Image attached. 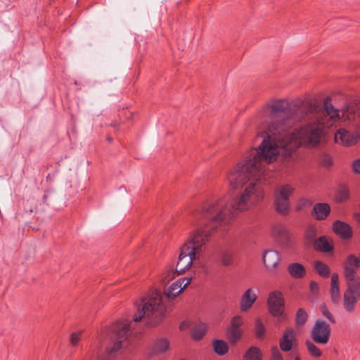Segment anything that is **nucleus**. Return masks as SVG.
<instances>
[{
  "mask_svg": "<svg viewBox=\"0 0 360 360\" xmlns=\"http://www.w3.org/2000/svg\"><path fill=\"white\" fill-rule=\"evenodd\" d=\"M306 106L309 113L316 115L317 122L299 129H292V122L287 119L288 102L278 100L269 105L267 113L271 124L266 131L257 136L260 143L248 152L245 163H238L226 175L229 187L241 191L238 208L246 209L250 204L262 200L260 184L266 179V167L275 162L280 154L290 155L302 145L315 146L320 143L325 127H336L342 122L354 119L351 108L342 109L340 115L329 98H326L321 105L311 101L307 102Z\"/></svg>",
  "mask_w": 360,
  "mask_h": 360,
  "instance_id": "nucleus-1",
  "label": "nucleus"
},
{
  "mask_svg": "<svg viewBox=\"0 0 360 360\" xmlns=\"http://www.w3.org/2000/svg\"><path fill=\"white\" fill-rule=\"evenodd\" d=\"M108 140H109V141H111L112 139L111 138H108Z\"/></svg>",
  "mask_w": 360,
  "mask_h": 360,
  "instance_id": "nucleus-44",
  "label": "nucleus"
},
{
  "mask_svg": "<svg viewBox=\"0 0 360 360\" xmlns=\"http://www.w3.org/2000/svg\"><path fill=\"white\" fill-rule=\"evenodd\" d=\"M275 206L277 212L281 214H286L289 210V200L276 196Z\"/></svg>",
  "mask_w": 360,
  "mask_h": 360,
  "instance_id": "nucleus-19",
  "label": "nucleus"
},
{
  "mask_svg": "<svg viewBox=\"0 0 360 360\" xmlns=\"http://www.w3.org/2000/svg\"><path fill=\"white\" fill-rule=\"evenodd\" d=\"M293 191L294 188L292 186L289 184H285L279 188L276 196L289 200V197L292 193Z\"/></svg>",
  "mask_w": 360,
  "mask_h": 360,
  "instance_id": "nucleus-27",
  "label": "nucleus"
},
{
  "mask_svg": "<svg viewBox=\"0 0 360 360\" xmlns=\"http://www.w3.org/2000/svg\"><path fill=\"white\" fill-rule=\"evenodd\" d=\"M240 195L233 202L228 198L221 197L207 200L193 214V231L180 249L176 271L179 274H184L198 259L206 248V244L213 232L219 227L228 225L234 217V212H243L249 210L255 204H250L246 209L237 207Z\"/></svg>",
  "mask_w": 360,
  "mask_h": 360,
  "instance_id": "nucleus-2",
  "label": "nucleus"
},
{
  "mask_svg": "<svg viewBox=\"0 0 360 360\" xmlns=\"http://www.w3.org/2000/svg\"><path fill=\"white\" fill-rule=\"evenodd\" d=\"M295 360H300V359L298 356H297Z\"/></svg>",
  "mask_w": 360,
  "mask_h": 360,
  "instance_id": "nucleus-43",
  "label": "nucleus"
},
{
  "mask_svg": "<svg viewBox=\"0 0 360 360\" xmlns=\"http://www.w3.org/2000/svg\"><path fill=\"white\" fill-rule=\"evenodd\" d=\"M352 171L357 174L360 175V158L353 161L352 165Z\"/></svg>",
  "mask_w": 360,
  "mask_h": 360,
  "instance_id": "nucleus-37",
  "label": "nucleus"
},
{
  "mask_svg": "<svg viewBox=\"0 0 360 360\" xmlns=\"http://www.w3.org/2000/svg\"><path fill=\"white\" fill-rule=\"evenodd\" d=\"M297 345V333L292 328H288L279 340V346L283 352H288Z\"/></svg>",
  "mask_w": 360,
  "mask_h": 360,
  "instance_id": "nucleus-10",
  "label": "nucleus"
},
{
  "mask_svg": "<svg viewBox=\"0 0 360 360\" xmlns=\"http://www.w3.org/2000/svg\"><path fill=\"white\" fill-rule=\"evenodd\" d=\"M360 266V257H356L353 255H350L347 257L346 261L344 263V271L343 274L346 278V274L347 271L352 272L354 277L356 278H360L356 273L355 269H358Z\"/></svg>",
  "mask_w": 360,
  "mask_h": 360,
  "instance_id": "nucleus-15",
  "label": "nucleus"
},
{
  "mask_svg": "<svg viewBox=\"0 0 360 360\" xmlns=\"http://www.w3.org/2000/svg\"><path fill=\"white\" fill-rule=\"evenodd\" d=\"M357 141L360 140V126L355 130Z\"/></svg>",
  "mask_w": 360,
  "mask_h": 360,
  "instance_id": "nucleus-42",
  "label": "nucleus"
},
{
  "mask_svg": "<svg viewBox=\"0 0 360 360\" xmlns=\"http://www.w3.org/2000/svg\"><path fill=\"white\" fill-rule=\"evenodd\" d=\"M349 196V188L345 185H341L337 192V200L339 202H343L347 200Z\"/></svg>",
  "mask_w": 360,
  "mask_h": 360,
  "instance_id": "nucleus-28",
  "label": "nucleus"
},
{
  "mask_svg": "<svg viewBox=\"0 0 360 360\" xmlns=\"http://www.w3.org/2000/svg\"><path fill=\"white\" fill-rule=\"evenodd\" d=\"M243 324L241 316L236 315L231 320L230 326L227 329V337L231 345H235L242 337L243 330L240 327Z\"/></svg>",
  "mask_w": 360,
  "mask_h": 360,
  "instance_id": "nucleus-7",
  "label": "nucleus"
},
{
  "mask_svg": "<svg viewBox=\"0 0 360 360\" xmlns=\"http://www.w3.org/2000/svg\"><path fill=\"white\" fill-rule=\"evenodd\" d=\"M330 207L328 203L319 202L314 205L311 214L316 220H323L329 215Z\"/></svg>",
  "mask_w": 360,
  "mask_h": 360,
  "instance_id": "nucleus-14",
  "label": "nucleus"
},
{
  "mask_svg": "<svg viewBox=\"0 0 360 360\" xmlns=\"http://www.w3.org/2000/svg\"><path fill=\"white\" fill-rule=\"evenodd\" d=\"M213 349L219 356H223L226 354L229 351V345L228 344L221 340H216L213 341L212 343Z\"/></svg>",
  "mask_w": 360,
  "mask_h": 360,
  "instance_id": "nucleus-21",
  "label": "nucleus"
},
{
  "mask_svg": "<svg viewBox=\"0 0 360 360\" xmlns=\"http://www.w3.org/2000/svg\"><path fill=\"white\" fill-rule=\"evenodd\" d=\"M333 229V231L342 239L348 240L352 236V230L351 226L348 224L340 220L334 221Z\"/></svg>",
  "mask_w": 360,
  "mask_h": 360,
  "instance_id": "nucleus-13",
  "label": "nucleus"
},
{
  "mask_svg": "<svg viewBox=\"0 0 360 360\" xmlns=\"http://www.w3.org/2000/svg\"><path fill=\"white\" fill-rule=\"evenodd\" d=\"M321 312L324 316H326L327 319H328L332 323L335 322V320L333 319V316L330 313V311L326 309V307H321Z\"/></svg>",
  "mask_w": 360,
  "mask_h": 360,
  "instance_id": "nucleus-38",
  "label": "nucleus"
},
{
  "mask_svg": "<svg viewBox=\"0 0 360 360\" xmlns=\"http://www.w3.org/2000/svg\"><path fill=\"white\" fill-rule=\"evenodd\" d=\"M312 340L320 345H326L330 337V326L323 320H317L311 329Z\"/></svg>",
  "mask_w": 360,
  "mask_h": 360,
  "instance_id": "nucleus-5",
  "label": "nucleus"
},
{
  "mask_svg": "<svg viewBox=\"0 0 360 360\" xmlns=\"http://www.w3.org/2000/svg\"><path fill=\"white\" fill-rule=\"evenodd\" d=\"M257 296L252 288L248 289L242 295L240 301V309L242 312L248 311L256 302Z\"/></svg>",
  "mask_w": 360,
  "mask_h": 360,
  "instance_id": "nucleus-12",
  "label": "nucleus"
},
{
  "mask_svg": "<svg viewBox=\"0 0 360 360\" xmlns=\"http://www.w3.org/2000/svg\"><path fill=\"white\" fill-rule=\"evenodd\" d=\"M271 356L274 360H283L282 354L276 347H272Z\"/></svg>",
  "mask_w": 360,
  "mask_h": 360,
  "instance_id": "nucleus-35",
  "label": "nucleus"
},
{
  "mask_svg": "<svg viewBox=\"0 0 360 360\" xmlns=\"http://www.w3.org/2000/svg\"><path fill=\"white\" fill-rule=\"evenodd\" d=\"M307 319V314L303 309H299L296 314V323L297 326H302Z\"/></svg>",
  "mask_w": 360,
  "mask_h": 360,
  "instance_id": "nucleus-31",
  "label": "nucleus"
},
{
  "mask_svg": "<svg viewBox=\"0 0 360 360\" xmlns=\"http://www.w3.org/2000/svg\"><path fill=\"white\" fill-rule=\"evenodd\" d=\"M318 288H319V285H318L317 283H316L314 281H311L310 283V290L312 292H316L318 290Z\"/></svg>",
  "mask_w": 360,
  "mask_h": 360,
  "instance_id": "nucleus-40",
  "label": "nucleus"
},
{
  "mask_svg": "<svg viewBox=\"0 0 360 360\" xmlns=\"http://www.w3.org/2000/svg\"><path fill=\"white\" fill-rule=\"evenodd\" d=\"M274 234L278 238V242L283 247L288 245L289 234L283 227H278L275 230Z\"/></svg>",
  "mask_w": 360,
  "mask_h": 360,
  "instance_id": "nucleus-23",
  "label": "nucleus"
},
{
  "mask_svg": "<svg viewBox=\"0 0 360 360\" xmlns=\"http://www.w3.org/2000/svg\"><path fill=\"white\" fill-rule=\"evenodd\" d=\"M321 165L326 168H329L333 165V161L332 158L328 154H323L320 159Z\"/></svg>",
  "mask_w": 360,
  "mask_h": 360,
  "instance_id": "nucleus-32",
  "label": "nucleus"
},
{
  "mask_svg": "<svg viewBox=\"0 0 360 360\" xmlns=\"http://www.w3.org/2000/svg\"><path fill=\"white\" fill-rule=\"evenodd\" d=\"M330 294L333 302L338 303L340 300L339 285H330Z\"/></svg>",
  "mask_w": 360,
  "mask_h": 360,
  "instance_id": "nucleus-29",
  "label": "nucleus"
},
{
  "mask_svg": "<svg viewBox=\"0 0 360 360\" xmlns=\"http://www.w3.org/2000/svg\"><path fill=\"white\" fill-rule=\"evenodd\" d=\"M220 259L224 266H231L235 262V253L231 250H224L220 254Z\"/></svg>",
  "mask_w": 360,
  "mask_h": 360,
  "instance_id": "nucleus-20",
  "label": "nucleus"
},
{
  "mask_svg": "<svg viewBox=\"0 0 360 360\" xmlns=\"http://www.w3.org/2000/svg\"><path fill=\"white\" fill-rule=\"evenodd\" d=\"M284 304L283 295L280 291L275 290L269 293L267 306L271 315L276 317H283Z\"/></svg>",
  "mask_w": 360,
  "mask_h": 360,
  "instance_id": "nucleus-6",
  "label": "nucleus"
},
{
  "mask_svg": "<svg viewBox=\"0 0 360 360\" xmlns=\"http://www.w3.org/2000/svg\"><path fill=\"white\" fill-rule=\"evenodd\" d=\"M176 275L179 274L176 269H174L172 266H167L161 274V280L162 282L167 283L174 278Z\"/></svg>",
  "mask_w": 360,
  "mask_h": 360,
  "instance_id": "nucleus-24",
  "label": "nucleus"
},
{
  "mask_svg": "<svg viewBox=\"0 0 360 360\" xmlns=\"http://www.w3.org/2000/svg\"><path fill=\"white\" fill-rule=\"evenodd\" d=\"M314 248L321 252H330L333 248L332 240L324 236L320 237L314 240Z\"/></svg>",
  "mask_w": 360,
  "mask_h": 360,
  "instance_id": "nucleus-16",
  "label": "nucleus"
},
{
  "mask_svg": "<svg viewBox=\"0 0 360 360\" xmlns=\"http://www.w3.org/2000/svg\"><path fill=\"white\" fill-rule=\"evenodd\" d=\"M80 340V333H73L70 335V344L72 346H76L78 342Z\"/></svg>",
  "mask_w": 360,
  "mask_h": 360,
  "instance_id": "nucleus-36",
  "label": "nucleus"
},
{
  "mask_svg": "<svg viewBox=\"0 0 360 360\" xmlns=\"http://www.w3.org/2000/svg\"><path fill=\"white\" fill-rule=\"evenodd\" d=\"M243 360H261L259 349L256 347H251L244 355Z\"/></svg>",
  "mask_w": 360,
  "mask_h": 360,
  "instance_id": "nucleus-25",
  "label": "nucleus"
},
{
  "mask_svg": "<svg viewBox=\"0 0 360 360\" xmlns=\"http://www.w3.org/2000/svg\"><path fill=\"white\" fill-rule=\"evenodd\" d=\"M255 331L258 338H262L265 333V327L260 320L257 321Z\"/></svg>",
  "mask_w": 360,
  "mask_h": 360,
  "instance_id": "nucleus-33",
  "label": "nucleus"
},
{
  "mask_svg": "<svg viewBox=\"0 0 360 360\" xmlns=\"http://www.w3.org/2000/svg\"><path fill=\"white\" fill-rule=\"evenodd\" d=\"M169 349V342L166 338H159L153 344V352L155 354H164Z\"/></svg>",
  "mask_w": 360,
  "mask_h": 360,
  "instance_id": "nucleus-18",
  "label": "nucleus"
},
{
  "mask_svg": "<svg viewBox=\"0 0 360 360\" xmlns=\"http://www.w3.org/2000/svg\"><path fill=\"white\" fill-rule=\"evenodd\" d=\"M165 311L166 307L160 292H153L147 297L143 298L136 306V314L134 315L133 321H119L113 327L111 336L112 342V345L107 349L108 354L116 353L128 345V340L131 329L134 328V323L143 321L148 326H155L163 320Z\"/></svg>",
  "mask_w": 360,
  "mask_h": 360,
  "instance_id": "nucleus-3",
  "label": "nucleus"
},
{
  "mask_svg": "<svg viewBox=\"0 0 360 360\" xmlns=\"http://www.w3.org/2000/svg\"><path fill=\"white\" fill-rule=\"evenodd\" d=\"M192 280L191 277H183L173 283L165 290V295L169 300L176 298L187 286Z\"/></svg>",
  "mask_w": 360,
  "mask_h": 360,
  "instance_id": "nucleus-9",
  "label": "nucleus"
},
{
  "mask_svg": "<svg viewBox=\"0 0 360 360\" xmlns=\"http://www.w3.org/2000/svg\"><path fill=\"white\" fill-rule=\"evenodd\" d=\"M188 327H189V323L187 321H183L180 323L179 329L181 330H186L187 328H188Z\"/></svg>",
  "mask_w": 360,
  "mask_h": 360,
  "instance_id": "nucleus-41",
  "label": "nucleus"
},
{
  "mask_svg": "<svg viewBox=\"0 0 360 360\" xmlns=\"http://www.w3.org/2000/svg\"><path fill=\"white\" fill-rule=\"evenodd\" d=\"M314 268L321 276L324 278L328 277L330 269L326 264L320 261H316L314 263Z\"/></svg>",
  "mask_w": 360,
  "mask_h": 360,
  "instance_id": "nucleus-26",
  "label": "nucleus"
},
{
  "mask_svg": "<svg viewBox=\"0 0 360 360\" xmlns=\"http://www.w3.org/2000/svg\"><path fill=\"white\" fill-rule=\"evenodd\" d=\"M346 285L347 288L343 295V307L347 312L352 313L360 300V278H354L352 272L347 271Z\"/></svg>",
  "mask_w": 360,
  "mask_h": 360,
  "instance_id": "nucleus-4",
  "label": "nucleus"
},
{
  "mask_svg": "<svg viewBox=\"0 0 360 360\" xmlns=\"http://www.w3.org/2000/svg\"><path fill=\"white\" fill-rule=\"evenodd\" d=\"M306 345L309 353L314 357H320L322 355V352L311 341H307Z\"/></svg>",
  "mask_w": 360,
  "mask_h": 360,
  "instance_id": "nucleus-30",
  "label": "nucleus"
},
{
  "mask_svg": "<svg viewBox=\"0 0 360 360\" xmlns=\"http://www.w3.org/2000/svg\"><path fill=\"white\" fill-rule=\"evenodd\" d=\"M334 140L336 143L345 147L354 146L358 142L356 132H351L342 127L336 131L334 135Z\"/></svg>",
  "mask_w": 360,
  "mask_h": 360,
  "instance_id": "nucleus-8",
  "label": "nucleus"
},
{
  "mask_svg": "<svg viewBox=\"0 0 360 360\" xmlns=\"http://www.w3.org/2000/svg\"><path fill=\"white\" fill-rule=\"evenodd\" d=\"M288 271L292 277L295 278H302L306 274L304 266L300 263H292L289 264Z\"/></svg>",
  "mask_w": 360,
  "mask_h": 360,
  "instance_id": "nucleus-17",
  "label": "nucleus"
},
{
  "mask_svg": "<svg viewBox=\"0 0 360 360\" xmlns=\"http://www.w3.org/2000/svg\"><path fill=\"white\" fill-rule=\"evenodd\" d=\"M330 285H339V276L336 273H333L331 276Z\"/></svg>",
  "mask_w": 360,
  "mask_h": 360,
  "instance_id": "nucleus-39",
  "label": "nucleus"
},
{
  "mask_svg": "<svg viewBox=\"0 0 360 360\" xmlns=\"http://www.w3.org/2000/svg\"><path fill=\"white\" fill-rule=\"evenodd\" d=\"M207 326L205 323H199L196 324L194 328H193L192 331V338L195 340H199L202 338V337L205 335L207 331Z\"/></svg>",
  "mask_w": 360,
  "mask_h": 360,
  "instance_id": "nucleus-22",
  "label": "nucleus"
},
{
  "mask_svg": "<svg viewBox=\"0 0 360 360\" xmlns=\"http://www.w3.org/2000/svg\"><path fill=\"white\" fill-rule=\"evenodd\" d=\"M262 259L266 270L272 273L276 271L279 265L281 255L276 250H268L264 252Z\"/></svg>",
  "mask_w": 360,
  "mask_h": 360,
  "instance_id": "nucleus-11",
  "label": "nucleus"
},
{
  "mask_svg": "<svg viewBox=\"0 0 360 360\" xmlns=\"http://www.w3.org/2000/svg\"><path fill=\"white\" fill-rule=\"evenodd\" d=\"M312 205V201L307 198H302L299 200L297 210H302L304 207H309Z\"/></svg>",
  "mask_w": 360,
  "mask_h": 360,
  "instance_id": "nucleus-34",
  "label": "nucleus"
}]
</instances>
